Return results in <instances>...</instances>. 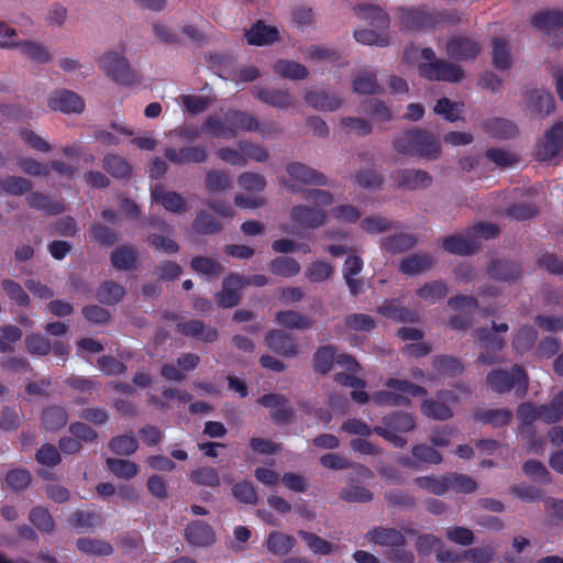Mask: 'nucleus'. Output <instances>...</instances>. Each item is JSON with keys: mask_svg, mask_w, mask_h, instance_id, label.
I'll list each match as a JSON object with an SVG mask.
<instances>
[{"mask_svg": "<svg viewBox=\"0 0 563 563\" xmlns=\"http://www.w3.org/2000/svg\"><path fill=\"white\" fill-rule=\"evenodd\" d=\"M394 150L402 155L419 156L435 161L441 156L442 148L438 137L427 130H407L393 141Z\"/></svg>", "mask_w": 563, "mask_h": 563, "instance_id": "obj_1", "label": "nucleus"}, {"mask_svg": "<svg viewBox=\"0 0 563 563\" xmlns=\"http://www.w3.org/2000/svg\"><path fill=\"white\" fill-rule=\"evenodd\" d=\"M385 390L374 393L371 398L378 406L400 407L410 402V397H422L427 395L423 387L408 380L389 378Z\"/></svg>", "mask_w": 563, "mask_h": 563, "instance_id": "obj_2", "label": "nucleus"}, {"mask_svg": "<svg viewBox=\"0 0 563 563\" xmlns=\"http://www.w3.org/2000/svg\"><path fill=\"white\" fill-rule=\"evenodd\" d=\"M507 323H493L492 331L488 329H477L475 331V342L482 350L477 361L483 365H493L500 362V358L496 354L501 351L505 346L504 339L499 338L497 333H506L508 331Z\"/></svg>", "mask_w": 563, "mask_h": 563, "instance_id": "obj_3", "label": "nucleus"}, {"mask_svg": "<svg viewBox=\"0 0 563 563\" xmlns=\"http://www.w3.org/2000/svg\"><path fill=\"white\" fill-rule=\"evenodd\" d=\"M487 385L496 393L504 394L515 389L520 397L525 396L528 389V377L526 372L515 365L510 372L494 369L487 374Z\"/></svg>", "mask_w": 563, "mask_h": 563, "instance_id": "obj_4", "label": "nucleus"}, {"mask_svg": "<svg viewBox=\"0 0 563 563\" xmlns=\"http://www.w3.org/2000/svg\"><path fill=\"white\" fill-rule=\"evenodd\" d=\"M99 68L112 80L121 85H131L137 80L122 52L109 51L98 58Z\"/></svg>", "mask_w": 563, "mask_h": 563, "instance_id": "obj_5", "label": "nucleus"}, {"mask_svg": "<svg viewBox=\"0 0 563 563\" xmlns=\"http://www.w3.org/2000/svg\"><path fill=\"white\" fill-rule=\"evenodd\" d=\"M286 170L290 177L291 183H285L284 186L291 192L301 191L298 184L314 186L327 185V177L322 173L302 163H290L287 165Z\"/></svg>", "mask_w": 563, "mask_h": 563, "instance_id": "obj_6", "label": "nucleus"}, {"mask_svg": "<svg viewBox=\"0 0 563 563\" xmlns=\"http://www.w3.org/2000/svg\"><path fill=\"white\" fill-rule=\"evenodd\" d=\"M419 74L429 80L457 82L463 78V70L455 64L440 59L419 65Z\"/></svg>", "mask_w": 563, "mask_h": 563, "instance_id": "obj_7", "label": "nucleus"}, {"mask_svg": "<svg viewBox=\"0 0 563 563\" xmlns=\"http://www.w3.org/2000/svg\"><path fill=\"white\" fill-rule=\"evenodd\" d=\"M47 106L53 111H59L66 114H79L85 109V101L79 95L71 90L58 89L49 95Z\"/></svg>", "mask_w": 563, "mask_h": 563, "instance_id": "obj_8", "label": "nucleus"}, {"mask_svg": "<svg viewBox=\"0 0 563 563\" xmlns=\"http://www.w3.org/2000/svg\"><path fill=\"white\" fill-rule=\"evenodd\" d=\"M152 201L159 203L167 212L170 213H185L189 210V205L186 199L174 190H166V188L156 184L151 188Z\"/></svg>", "mask_w": 563, "mask_h": 563, "instance_id": "obj_9", "label": "nucleus"}, {"mask_svg": "<svg viewBox=\"0 0 563 563\" xmlns=\"http://www.w3.org/2000/svg\"><path fill=\"white\" fill-rule=\"evenodd\" d=\"M164 156L172 164H203L208 159V150L205 145H188L179 150L166 147Z\"/></svg>", "mask_w": 563, "mask_h": 563, "instance_id": "obj_10", "label": "nucleus"}, {"mask_svg": "<svg viewBox=\"0 0 563 563\" xmlns=\"http://www.w3.org/2000/svg\"><path fill=\"white\" fill-rule=\"evenodd\" d=\"M258 404L269 410L271 418L277 424L287 423L292 419L294 410L284 395H264L258 399Z\"/></svg>", "mask_w": 563, "mask_h": 563, "instance_id": "obj_11", "label": "nucleus"}, {"mask_svg": "<svg viewBox=\"0 0 563 563\" xmlns=\"http://www.w3.org/2000/svg\"><path fill=\"white\" fill-rule=\"evenodd\" d=\"M562 148L563 121L545 132L543 140L537 146V156L541 161H548L556 156Z\"/></svg>", "mask_w": 563, "mask_h": 563, "instance_id": "obj_12", "label": "nucleus"}, {"mask_svg": "<svg viewBox=\"0 0 563 563\" xmlns=\"http://www.w3.org/2000/svg\"><path fill=\"white\" fill-rule=\"evenodd\" d=\"M0 47H16L24 57L37 64H47L52 60L49 49L44 44L36 41H21L18 43L0 41Z\"/></svg>", "mask_w": 563, "mask_h": 563, "instance_id": "obj_13", "label": "nucleus"}, {"mask_svg": "<svg viewBox=\"0 0 563 563\" xmlns=\"http://www.w3.org/2000/svg\"><path fill=\"white\" fill-rule=\"evenodd\" d=\"M224 120L230 124L231 137H235L239 131L260 132L265 134L261 123L256 117L239 110H230L225 112Z\"/></svg>", "mask_w": 563, "mask_h": 563, "instance_id": "obj_14", "label": "nucleus"}, {"mask_svg": "<svg viewBox=\"0 0 563 563\" xmlns=\"http://www.w3.org/2000/svg\"><path fill=\"white\" fill-rule=\"evenodd\" d=\"M290 219L299 227L317 229L325 223L327 214L320 208L298 205L291 208Z\"/></svg>", "mask_w": 563, "mask_h": 563, "instance_id": "obj_15", "label": "nucleus"}, {"mask_svg": "<svg viewBox=\"0 0 563 563\" xmlns=\"http://www.w3.org/2000/svg\"><path fill=\"white\" fill-rule=\"evenodd\" d=\"M365 539L373 544L390 549L394 545H406V538L396 528L374 527L365 534Z\"/></svg>", "mask_w": 563, "mask_h": 563, "instance_id": "obj_16", "label": "nucleus"}, {"mask_svg": "<svg viewBox=\"0 0 563 563\" xmlns=\"http://www.w3.org/2000/svg\"><path fill=\"white\" fill-rule=\"evenodd\" d=\"M481 51L477 42L468 37H453L446 44V54L455 60H470L475 58Z\"/></svg>", "mask_w": 563, "mask_h": 563, "instance_id": "obj_17", "label": "nucleus"}, {"mask_svg": "<svg viewBox=\"0 0 563 563\" xmlns=\"http://www.w3.org/2000/svg\"><path fill=\"white\" fill-rule=\"evenodd\" d=\"M305 102L314 110L329 112L339 110L343 104V100L338 93L325 90L308 91L305 95Z\"/></svg>", "mask_w": 563, "mask_h": 563, "instance_id": "obj_18", "label": "nucleus"}, {"mask_svg": "<svg viewBox=\"0 0 563 563\" xmlns=\"http://www.w3.org/2000/svg\"><path fill=\"white\" fill-rule=\"evenodd\" d=\"M395 180L408 190L426 189L432 185V176L422 169H402L396 173Z\"/></svg>", "mask_w": 563, "mask_h": 563, "instance_id": "obj_19", "label": "nucleus"}, {"mask_svg": "<svg viewBox=\"0 0 563 563\" xmlns=\"http://www.w3.org/2000/svg\"><path fill=\"white\" fill-rule=\"evenodd\" d=\"M442 245L446 252L462 256L470 255L479 247L478 242L470 233V230L443 239Z\"/></svg>", "mask_w": 563, "mask_h": 563, "instance_id": "obj_20", "label": "nucleus"}, {"mask_svg": "<svg viewBox=\"0 0 563 563\" xmlns=\"http://www.w3.org/2000/svg\"><path fill=\"white\" fill-rule=\"evenodd\" d=\"M265 342L273 352L282 356L291 357L298 352L295 339L283 330L269 331Z\"/></svg>", "mask_w": 563, "mask_h": 563, "instance_id": "obj_21", "label": "nucleus"}, {"mask_svg": "<svg viewBox=\"0 0 563 563\" xmlns=\"http://www.w3.org/2000/svg\"><path fill=\"white\" fill-rule=\"evenodd\" d=\"M244 286V279L232 274L224 278L222 283V290L217 294V302L220 307L231 308L239 303V290Z\"/></svg>", "mask_w": 563, "mask_h": 563, "instance_id": "obj_22", "label": "nucleus"}, {"mask_svg": "<svg viewBox=\"0 0 563 563\" xmlns=\"http://www.w3.org/2000/svg\"><path fill=\"white\" fill-rule=\"evenodd\" d=\"M185 539L191 545L206 548L214 543L216 533L209 525L203 521L196 520L186 528Z\"/></svg>", "mask_w": 563, "mask_h": 563, "instance_id": "obj_23", "label": "nucleus"}, {"mask_svg": "<svg viewBox=\"0 0 563 563\" xmlns=\"http://www.w3.org/2000/svg\"><path fill=\"white\" fill-rule=\"evenodd\" d=\"M254 96L262 102L277 108L289 109L295 104V98L283 89L256 88Z\"/></svg>", "mask_w": 563, "mask_h": 563, "instance_id": "obj_24", "label": "nucleus"}, {"mask_svg": "<svg viewBox=\"0 0 563 563\" xmlns=\"http://www.w3.org/2000/svg\"><path fill=\"white\" fill-rule=\"evenodd\" d=\"M487 274L489 277L497 280L514 282L521 276L522 268L518 263L515 262L495 260L489 264Z\"/></svg>", "mask_w": 563, "mask_h": 563, "instance_id": "obj_25", "label": "nucleus"}, {"mask_svg": "<svg viewBox=\"0 0 563 563\" xmlns=\"http://www.w3.org/2000/svg\"><path fill=\"white\" fill-rule=\"evenodd\" d=\"M177 329L186 336L197 338L207 343L214 342L218 339L217 330L212 327H207L199 320L179 322Z\"/></svg>", "mask_w": 563, "mask_h": 563, "instance_id": "obj_26", "label": "nucleus"}, {"mask_svg": "<svg viewBox=\"0 0 563 563\" xmlns=\"http://www.w3.org/2000/svg\"><path fill=\"white\" fill-rule=\"evenodd\" d=\"M526 103L531 112L540 115H548L554 108L552 96L542 89L528 91L526 95Z\"/></svg>", "mask_w": 563, "mask_h": 563, "instance_id": "obj_27", "label": "nucleus"}, {"mask_svg": "<svg viewBox=\"0 0 563 563\" xmlns=\"http://www.w3.org/2000/svg\"><path fill=\"white\" fill-rule=\"evenodd\" d=\"M245 36L251 45H268L278 40V30L258 21L245 33Z\"/></svg>", "mask_w": 563, "mask_h": 563, "instance_id": "obj_28", "label": "nucleus"}, {"mask_svg": "<svg viewBox=\"0 0 563 563\" xmlns=\"http://www.w3.org/2000/svg\"><path fill=\"white\" fill-rule=\"evenodd\" d=\"M297 541L292 536L280 531H272L266 540L267 550L277 556H285L292 551Z\"/></svg>", "mask_w": 563, "mask_h": 563, "instance_id": "obj_29", "label": "nucleus"}, {"mask_svg": "<svg viewBox=\"0 0 563 563\" xmlns=\"http://www.w3.org/2000/svg\"><path fill=\"white\" fill-rule=\"evenodd\" d=\"M433 257L427 253H416L405 257L400 262L399 269L407 275L424 273L433 266Z\"/></svg>", "mask_w": 563, "mask_h": 563, "instance_id": "obj_30", "label": "nucleus"}, {"mask_svg": "<svg viewBox=\"0 0 563 563\" xmlns=\"http://www.w3.org/2000/svg\"><path fill=\"white\" fill-rule=\"evenodd\" d=\"M353 91L361 95H376L383 91L377 81L376 74L369 70H360L353 80Z\"/></svg>", "mask_w": 563, "mask_h": 563, "instance_id": "obj_31", "label": "nucleus"}, {"mask_svg": "<svg viewBox=\"0 0 563 563\" xmlns=\"http://www.w3.org/2000/svg\"><path fill=\"white\" fill-rule=\"evenodd\" d=\"M400 20L407 29H422L433 24V18L426 9H402Z\"/></svg>", "mask_w": 563, "mask_h": 563, "instance_id": "obj_32", "label": "nucleus"}, {"mask_svg": "<svg viewBox=\"0 0 563 563\" xmlns=\"http://www.w3.org/2000/svg\"><path fill=\"white\" fill-rule=\"evenodd\" d=\"M274 70L283 78L290 80H302L309 76L308 68L295 60L280 59L274 65Z\"/></svg>", "mask_w": 563, "mask_h": 563, "instance_id": "obj_33", "label": "nucleus"}, {"mask_svg": "<svg viewBox=\"0 0 563 563\" xmlns=\"http://www.w3.org/2000/svg\"><path fill=\"white\" fill-rule=\"evenodd\" d=\"M275 321L287 329L306 330L312 327L313 321L305 314L294 311H279L275 314Z\"/></svg>", "mask_w": 563, "mask_h": 563, "instance_id": "obj_34", "label": "nucleus"}, {"mask_svg": "<svg viewBox=\"0 0 563 563\" xmlns=\"http://www.w3.org/2000/svg\"><path fill=\"white\" fill-rule=\"evenodd\" d=\"M205 186L209 192H223L232 188V179L228 172L209 169L205 175Z\"/></svg>", "mask_w": 563, "mask_h": 563, "instance_id": "obj_35", "label": "nucleus"}, {"mask_svg": "<svg viewBox=\"0 0 563 563\" xmlns=\"http://www.w3.org/2000/svg\"><path fill=\"white\" fill-rule=\"evenodd\" d=\"M137 261V251L131 245H122L111 253L112 265L120 271L134 268Z\"/></svg>", "mask_w": 563, "mask_h": 563, "instance_id": "obj_36", "label": "nucleus"}, {"mask_svg": "<svg viewBox=\"0 0 563 563\" xmlns=\"http://www.w3.org/2000/svg\"><path fill=\"white\" fill-rule=\"evenodd\" d=\"M517 417L520 421V433H528V435L533 438L534 428L532 424L537 419H539V407L530 402H523L517 409Z\"/></svg>", "mask_w": 563, "mask_h": 563, "instance_id": "obj_37", "label": "nucleus"}, {"mask_svg": "<svg viewBox=\"0 0 563 563\" xmlns=\"http://www.w3.org/2000/svg\"><path fill=\"white\" fill-rule=\"evenodd\" d=\"M190 266L194 272L208 278H216L224 271L220 262L207 256H195L190 262Z\"/></svg>", "mask_w": 563, "mask_h": 563, "instance_id": "obj_38", "label": "nucleus"}, {"mask_svg": "<svg viewBox=\"0 0 563 563\" xmlns=\"http://www.w3.org/2000/svg\"><path fill=\"white\" fill-rule=\"evenodd\" d=\"M363 267V262L358 256L351 255L346 258L343 267V276L353 295H356L362 288V282L354 278Z\"/></svg>", "mask_w": 563, "mask_h": 563, "instance_id": "obj_39", "label": "nucleus"}, {"mask_svg": "<svg viewBox=\"0 0 563 563\" xmlns=\"http://www.w3.org/2000/svg\"><path fill=\"white\" fill-rule=\"evenodd\" d=\"M413 483L421 489L435 496H443L448 490V473L441 476H419Z\"/></svg>", "mask_w": 563, "mask_h": 563, "instance_id": "obj_40", "label": "nucleus"}, {"mask_svg": "<svg viewBox=\"0 0 563 563\" xmlns=\"http://www.w3.org/2000/svg\"><path fill=\"white\" fill-rule=\"evenodd\" d=\"M417 244V240L413 235L407 233H399L383 239V247L391 253L398 254L412 249Z\"/></svg>", "mask_w": 563, "mask_h": 563, "instance_id": "obj_41", "label": "nucleus"}, {"mask_svg": "<svg viewBox=\"0 0 563 563\" xmlns=\"http://www.w3.org/2000/svg\"><path fill=\"white\" fill-rule=\"evenodd\" d=\"M532 24L539 30L552 32L563 27V12L542 11L532 18Z\"/></svg>", "mask_w": 563, "mask_h": 563, "instance_id": "obj_42", "label": "nucleus"}, {"mask_svg": "<svg viewBox=\"0 0 563 563\" xmlns=\"http://www.w3.org/2000/svg\"><path fill=\"white\" fill-rule=\"evenodd\" d=\"M475 418L483 423L490 424L495 428L504 427L510 423L512 413L507 408L488 409L478 411Z\"/></svg>", "mask_w": 563, "mask_h": 563, "instance_id": "obj_43", "label": "nucleus"}, {"mask_svg": "<svg viewBox=\"0 0 563 563\" xmlns=\"http://www.w3.org/2000/svg\"><path fill=\"white\" fill-rule=\"evenodd\" d=\"M354 11L361 19L371 21L378 29H386L388 26L387 14L376 5L360 4L355 7Z\"/></svg>", "mask_w": 563, "mask_h": 563, "instance_id": "obj_44", "label": "nucleus"}, {"mask_svg": "<svg viewBox=\"0 0 563 563\" xmlns=\"http://www.w3.org/2000/svg\"><path fill=\"white\" fill-rule=\"evenodd\" d=\"M106 464L117 477L125 481L135 477L140 471L139 465L129 460L109 457Z\"/></svg>", "mask_w": 563, "mask_h": 563, "instance_id": "obj_45", "label": "nucleus"}, {"mask_svg": "<svg viewBox=\"0 0 563 563\" xmlns=\"http://www.w3.org/2000/svg\"><path fill=\"white\" fill-rule=\"evenodd\" d=\"M383 428H388L394 432H409L416 427L413 417L405 412L388 415L383 419Z\"/></svg>", "mask_w": 563, "mask_h": 563, "instance_id": "obj_46", "label": "nucleus"}, {"mask_svg": "<svg viewBox=\"0 0 563 563\" xmlns=\"http://www.w3.org/2000/svg\"><path fill=\"white\" fill-rule=\"evenodd\" d=\"M377 310L384 317L399 322H412L417 319L416 312L400 307L395 301H386Z\"/></svg>", "mask_w": 563, "mask_h": 563, "instance_id": "obj_47", "label": "nucleus"}, {"mask_svg": "<svg viewBox=\"0 0 563 563\" xmlns=\"http://www.w3.org/2000/svg\"><path fill=\"white\" fill-rule=\"evenodd\" d=\"M477 483L468 475L448 473V490L461 494H471L477 489Z\"/></svg>", "mask_w": 563, "mask_h": 563, "instance_id": "obj_48", "label": "nucleus"}, {"mask_svg": "<svg viewBox=\"0 0 563 563\" xmlns=\"http://www.w3.org/2000/svg\"><path fill=\"white\" fill-rule=\"evenodd\" d=\"M77 548L82 553L100 556H107L113 552L110 543L92 538H79L77 540Z\"/></svg>", "mask_w": 563, "mask_h": 563, "instance_id": "obj_49", "label": "nucleus"}, {"mask_svg": "<svg viewBox=\"0 0 563 563\" xmlns=\"http://www.w3.org/2000/svg\"><path fill=\"white\" fill-rule=\"evenodd\" d=\"M298 534L314 554L329 555L335 550L332 543L312 532L300 530Z\"/></svg>", "mask_w": 563, "mask_h": 563, "instance_id": "obj_50", "label": "nucleus"}, {"mask_svg": "<svg viewBox=\"0 0 563 563\" xmlns=\"http://www.w3.org/2000/svg\"><path fill=\"white\" fill-rule=\"evenodd\" d=\"M189 478L199 486L218 487L220 485V476L218 471L211 466H201L190 472Z\"/></svg>", "mask_w": 563, "mask_h": 563, "instance_id": "obj_51", "label": "nucleus"}, {"mask_svg": "<svg viewBox=\"0 0 563 563\" xmlns=\"http://www.w3.org/2000/svg\"><path fill=\"white\" fill-rule=\"evenodd\" d=\"M222 229L221 223L206 211H199L192 222V230L198 234H216Z\"/></svg>", "mask_w": 563, "mask_h": 563, "instance_id": "obj_52", "label": "nucleus"}, {"mask_svg": "<svg viewBox=\"0 0 563 563\" xmlns=\"http://www.w3.org/2000/svg\"><path fill=\"white\" fill-rule=\"evenodd\" d=\"M109 449L117 455H132L139 448L134 435L122 434L113 437L109 443Z\"/></svg>", "mask_w": 563, "mask_h": 563, "instance_id": "obj_53", "label": "nucleus"}, {"mask_svg": "<svg viewBox=\"0 0 563 563\" xmlns=\"http://www.w3.org/2000/svg\"><path fill=\"white\" fill-rule=\"evenodd\" d=\"M421 412L424 416L435 420H446L450 419L453 415L449 405L444 404L442 400H439L438 397L435 400H424L421 405Z\"/></svg>", "mask_w": 563, "mask_h": 563, "instance_id": "obj_54", "label": "nucleus"}, {"mask_svg": "<svg viewBox=\"0 0 563 563\" xmlns=\"http://www.w3.org/2000/svg\"><path fill=\"white\" fill-rule=\"evenodd\" d=\"M125 291L124 288L114 282H104L97 291V298L106 305H115L119 302Z\"/></svg>", "mask_w": 563, "mask_h": 563, "instance_id": "obj_55", "label": "nucleus"}, {"mask_svg": "<svg viewBox=\"0 0 563 563\" xmlns=\"http://www.w3.org/2000/svg\"><path fill=\"white\" fill-rule=\"evenodd\" d=\"M201 130L213 137H231L230 124L225 122L224 117L209 115L203 121Z\"/></svg>", "mask_w": 563, "mask_h": 563, "instance_id": "obj_56", "label": "nucleus"}, {"mask_svg": "<svg viewBox=\"0 0 563 563\" xmlns=\"http://www.w3.org/2000/svg\"><path fill=\"white\" fill-rule=\"evenodd\" d=\"M269 268L276 275L292 277L300 272V264L291 257L280 256L271 262Z\"/></svg>", "mask_w": 563, "mask_h": 563, "instance_id": "obj_57", "label": "nucleus"}, {"mask_svg": "<svg viewBox=\"0 0 563 563\" xmlns=\"http://www.w3.org/2000/svg\"><path fill=\"white\" fill-rule=\"evenodd\" d=\"M417 296L429 302L434 303L437 300L445 297L448 288L443 282L434 280L424 284L422 287L417 289Z\"/></svg>", "mask_w": 563, "mask_h": 563, "instance_id": "obj_58", "label": "nucleus"}, {"mask_svg": "<svg viewBox=\"0 0 563 563\" xmlns=\"http://www.w3.org/2000/svg\"><path fill=\"white\" fill-rule=\"evenodd\" d=\"M335 360V349L332 345L319 347L313 357L314 371L320 374H327Z\"/></svg>", "mask_w": 563, "mask_h": 563, "instance_id": "obj_59", "label": "nucleus"}, {"mask_svg": "<svg viewBox=\"0 0 563 563\" xmlns=\"http://www.w3.org/2000/svg\"><path fill=\"white\" fill-rule=\"evenodd\" d=\"M493 63L500 70L508 69L512 64V58L507 43L501 38L493 40Z\"/></svg>", "mask_w": 563, "mask_h": 563, "instance_id": "obj_60", "label": "nucleus"}, {"mask_svg": "<svg viewBox=\"0 0 563 563\" xmlns=\"http://www.w3.org/2000/svg\"><path fill=\"white\" fill-rule=\"evenodd\" d=\"M433 110L443 119L450 122H455L460 119V115L463 110V104L459 102H453L448 98H441L437 101Z\"/></svg>", "mask_w": 563, "mask_h": 563, "instance_id": "obj_61", "label": "nucleus"}, {"mask_svg": "<svg viewBox=\"0 0 563 563\" xmlns=\"http://www.w3.org/2000/svg\"><path fill=\"white\" fill-rule=\"evenodd\" d=\"M523 473L532 481L539 484H548L551 482V474L547 467L537 460H528L522 465Z\"/></svg>", "mask_w": 563, "mask_h": 563, "instance_id": "obj_62", "label": "nucleus"}, {"mask_svg": "<svg viewBox=\"0 0 563 563\" xmlns=\"http://www.w3.org/2000/svg\"><path fill=\"white\" fill-rule=\"evenodd\" d=\"M67 413L64 408L53 406L43 411V424L46 429L56 430L64 427L67 422Z\"/></svg>", "mask_w": 563, "mask_h": 563, "instance_id": "obj_63", "label": "nucleus"}, {"mask_svg": "<svg viewBox=\"0 0 563 563\" xmlns=\"http://www.w3.org/2000/svg\"><path fill=\"white\" fill-rule=\"evenodd\" d=\"M238 185L245 191L261 192L266 187V179L263 175L244 172L238 177Z\"/></svg>", "mask_w": 563, "mask_h": 563, "instance_id": "obj_64", "label": "nucleus"}]
</instances>
